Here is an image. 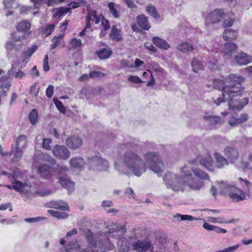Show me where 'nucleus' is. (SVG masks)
Wrapping results in <instances>:
<instances>
[{"label":"nucleus","instance_id":"44","mask_svg":"<svg viewBox=\"0 0 252 252\" xmlns=\"http://www.w3.org/2000/svg\"><path fill=\"white\" fill-rule=\"evenodd\" d=\"M21 46L22 44H19L17 47H16V44L11 41H9L5 44V47L8 52H11L15 48H16V50H20Z\"/></svg>","mask_w":252,"mask_h":252},{"label":"nucleus","instance_id":"59","mask_svg":"<svg viewBox=\"0 0 252 252\" xmlns=\"http://www.w3.org/2000/svg\"><path fill=\"white\" fill-rule=\"evenodd\" d=\"M64 0H47V5L48 6H51L58 4Z\"/></svg>","mask_w":252,"mask_h":252},{"label":"nucleus","instance_id":"48","mask_svg":"<svg viewBox=\"0 0 252 252\" xmlns=\"http://www.w3.org/2000/svg\"><path fill=\"white\" fill-rule=\"evenodd\" d=\"M52 140L51 138H44L42 142V148L47 150H50L51 147L50 144Z\"/></svg>","mask_w":252,"mask_h":252},{"label":"nucleus","instance_id":"40","mask_svg":"<svg viewBox=\"0 0 252 252\" xmlns=\"http://www.w3.org/2000/svg\"><path fill=\"white\" fill-rule=\"evenodd\" d=\"M38 112L35 109L32 110L29 114V120L32 125H34L37 120Z\"/></svg>","mask_w":252,"mask_h":252},{"label":"nucleus","instance_id":"52","mask_svg":"<svg viewBox=\"0 0 252 252\" xmlns=\"http://www.w3.org/2000/svg\"><path fill=\"white\" fill-rule=\"evenodd\" d=\"M127 80L128 81L135 84H140L143 82L140 78L137 76L130 75L128 77Z\"/></svg>","mask_w":252,"mask_h":252},{"label":"nucleus","instance_id":"41","mask_svg":"<svg viewBox=\"0 0 252 252\" xmlns=\"http://www.w3.org/2000/svg\"><path fill=\"white\" fill-rule=\"evenodd\" d=\"M55 27V26L54 24L46 26V27L42 28V33L45 34L46 36H49L54 30Z\"/></svg>","mask_w":252,"mask_h":252},{"label":"nucleus","instance_id":"43","mask_svg":"<svg viewBox=\"0 0 252 252\" xmlns=\"http://www.w3.org/2000/svg\"><path fill=\"white\" fill-rule=\"evenodd\" d=\"M10 86V83L8 82H6L5 84H0V87L2 89V91L0 92L2 96H7V91L9 90Z\"/></svg>","mask_w":252,"mask_h":252},{"label":"nucleus","instance_id":"2","mask_svg":"<svg viewBox=\"0 0 252 252\" xmlns=\"http://www.w3.org/2000/svg\"><path fill=\"white\" fill-rule=\"evenodd\" d=\"M168 189L176 192L185 191L186 187L194 191L200 190L204 186L203 180L209 181L208 174L198 168L184 166L180 169V175L166 172L163 178Z\"/></svg>","mask_w":252,"mask_h":252},{"label":"nucleus","instance_id":"54","mask_svg":"<svg viewBox=\"0 0 252 252\" xmlns=\"http://www.w3.org/2000/svg\"><path fill=\"white\" fill-rule=\"evenodd\" d=\"M34 4L35 8H38L41 5L43 4H47V0H32Z\"/></svg>","mask_w":252,"mask_h":252},{"label":"nucleus","instance_id":"62","mask_svg":"<svg viewBox=\"0 0 252 252\" xmlns=\"http://www.w3.org/2000/svg\"><path fill=\"white\" fill-rule=\"evenodd\" d=\"M26 37L27 36L26 34L23 35H17L16 34H13L12 35V38L15 41H21L23 39H25Z\"/></svg>","mask_w":252,"mask_h":252},{"label":"nucleus","instance_id":"7","mask_svg":"<svg viewBox=\"0 0 252 252\" xmlns=\"http://www.w3.org/2000/svg\"><path fill=\"white\" fill-rule=\"evenodd\" d=\"M87 163L89 165V168L94 170L105 171L109 167L108 161L98 155L88 157Z\"/></svg>","mask_w":252,"mask_h":252},{"label":"nucleus","instance_id":"64","mask_svg":"<svg viewBox=\"0 0 252 252\" xmlns=\"http://www.w3.org/2000/svg\"><path fill=\"white\" fill-rule=\"evenodd\" d=\"M103 246L104 248L108 251L112 250L115 248L114 245L111 243L109 241H108Z\"/></svg>","mask_w":252,"mask_h":252},{"label":"nucleus","instance_id":"15","mask_svg":"<svg viewBox=\"0 0 252 252\" xmlns=\"http://www.w3.org/2000/svg\"><path fill=\"white\" fill-rule=\"evenodd\" d=\"M66 145L70 149L76 150L82 145V140L78 136H70L65 141Z\"/></svg>","mask_w":252,"mask_h":252},{"label":"nucleus","instance_id":"46","mask_svg":"<svg viewBox=\"0 0 252 252\" xmlns=\"http://www.w3.org/2000/svg\"><path fill=\"white\" fill-rule=\"evenodd\" d=\"M226 96H227V94L223 95L222 94L221 96L219 97L217 99L214 100V103L217 106H220L222 103L224 102L225 100H228V96L227 97H226Z\"/></svg>","mask_w":252,"mask_h":252},{"label":"nucleus","instance_id":"3","mask_svg":"<svg viewBox=\"0 0 252 252\" xmlns=\"http://www.w3.org/2000/svg\"><path fill=\"white\" fill-rule=\"evenodd\" d=\"M244 81V79L242 76L232 74L226 78L225 84L222 80L215 79L213 87L221 91L223 95H232L241 89V84Z\"/></svg>","mask_w":252,"mask_h":252},{"label":"nucleus","instance_id":"21","mask_svg":"<svg viewBox=\"0 0 252 252\" xmlns=\"http://www.w3.org/2000/svg\"><path fill=\"white\" fill-rule=\"evenodd\" d=\"M69 164L72 167L81 169L84 166L85 162L83 158L80 157H75L70 159Z\"/></svg>","mask_w":252,"mask_h":252},{"label":"nucleus","instance_id":"8","mask_svg":"<svg viewBox=\"0 0 252 252\" xmlns=\"http://www.w3.org/2000/svg\"><path fill=\"white\" fill-rule=\"evenodd\" d=\"M189 163L192 165H197L198 163H199L208 171H214L213 159L211 156L208 154L197 156L195 158L190 160Z\"/></svg>","mask_w":252,"mask_h":252},{"label":"nucleus","instance_id":"13","mask_svg":"<svg viewBox=\"0 0 252 252\" xmlns=\"http://www.w3.org/2000/svg\"><path fill=\"white\" fill-rule=\"evenodd\" d=\"M237 49L238 47L235 43L227 42L222 46L221 51L226 58H229Z\"/></svg>","mask_w":252,"mask_h":252},{"label":"nucleus","instance_id":"38","mask_svg":"<svg viewBox=\"0 0 252 252\" xmlns=\"http://www.w3.org/2000/svg\"><path fill=\"white\" fill-rule=\"evenodd\" d=\"M3 4L5 8H16L18 7L19 4L14 0H3Z\"/></svg>","mask_w":252,"mask_h":252},{"label":"nucleus","instance_id":"49","mask_svg":"<svg viewBox=\"0 0 252 252\" xmlns=\"http://www.w3.org/2000/svg\"><path fill=\"white\" fill-rule=\"evenodd\" d=\"M54 103H55L56 107H57L58 109L61 113H64L65 112V108L63 106L62 102L61 101H60L58 99H54Z\"/></svg>","mask_w":252,"mask_h":252},{"label":"nucleus","instance_id":"17","mask_svg":"<svg viewBox=\"0 0 252 252\" xmlns=\"http://www.w3.org/2000/svg\"><path fill=\"white\" fill-rule=\"evenodd\" d=\"M136 23L138 26L145 31H148L151 28V25L148 17L144 14L138 15L136 17Z\"/></svg>","mask_w":252,"mask_h":252},{"label":"nucleus","instance_id":"26","mask_svg":"<svg viewBox=\"0 0 252 252\" xmlns=\"http://www.w3.org/2000/svg\"><path fill=\"white\" fill-rule=\"evenodd\" d=\"M214 156L216 161V166L218 168H222L225 165L228 164V162L227 160L222 157L220 154L215 153Z\"/></svg>","mask_w":252,"mask_h":252},{"label":"nucleus","instance_id":"57","mask_svg":"<svg viewBox=\"0 0 252 252\" xmlns=\"http://www.w3.org/2000/svg\"><path fill=\"white\" fill-rule=\"evenodd\" d=\"M234 21V19L232 18H229L228 19H225L222 25L224 27H231L233 25Z\"/></svg>","mask_w":252,"mask_h":252},{"label":"nucleus","instance_id":"1","mask_svg":"<svg viewBox=\"0 0 252 252\" xmlns=\"http://www.w3.org/2000/svg\"><path fill=\"white\" fill-rule=\"evenodd\" d=\"M144 161L134 151L131 150L125 152L123 157V164L118 161L115 163V169L120 173L128 175L131 171L136 176H140L147 170L149 169L160 176L163 172L164 164L160 156L154 152H147L144 155Z\"/></svg>","mask_w":252,"mask_h":252},{"label":"nucleus","instance_id":"20","mask_svg":"<svg viewBox=\"0 0 252 252\" xmlns=\"http://www.w3.org/2000/svg\"><path fill=\"white\" fill-rule=\"evenodd\" d=\"M100 17L96 15V12L94 10L91 11L87 16L86 28H91V22H94L95 24H97L100 22Z\"/></svg>","mask_w":252,"mask_h":252},{"label":"nucleus","instance_id":"29","mask_svg":"<svg viewBox=\"0 0 252 252\" xmlns=\"http://www.w3.org/2000/svg\"><path fill=\"white\" fill-rule=\"evenodd\" d=\"M67 13H71V8H64L62 7L57 9V11L53 14V16L54 18H60V17L63 16Z\"/></svg>","mask_w":252,"mask_h":252},{"label":"nucleus","instance_id":"60","mask_svg":"<svg viewBox=\"0 0 252 252\" xmlns=\"http://www.w3.org/2000/svg\"><path fill=\"white\" fill-rule=\"evenodd\" d=\"M222 218H215V217H209L207 218V220L209 222H212V223H215L217 222H223L222 221Z\"/></svg>","mask_w":252,"mask_h":252},{"label":"nucleus","instance_id":"51","mask_svg":"<svg viewBox=\"0 0 252 252\" xmlns=\"http://www.w3.org/2000/svg\"><path fill=\"white\" fill-rule=\"evenodd\" d=\"M45 219L44 217H35V218H26L24 220L25 221L28 223H34L36 222H38L43 220Z\"/></svg>","mask_w":252,"mask_h":252},{"label":"nucleus","instance_id":"18","mask_svg":"<svg viewBox=\"0 0 252 252\" xmlns=\"http://www.w3.org/2000/svg\"><path fill=\"white\" fill-rule=\"evenodd\" d=\"M12 181L13 183V188L18 191H20L23 194H27L30 190V187L26 183H23L22 182L14 180Z\"/></svg>","mask_w":252,"mask_h":252},{"label":"nucleus","instance_id":"27","mask_svg":"<svg viewBox=\"0 0 252 252\" xmlns=\"http://www.w3.org/2000/svg\"><path fill=\"white\" fill-rule=\"evenodd\" d=\"M204 119L207 121L210 124L213 125H216L219 124L220 122V117L217 116H213L206 114L204 117Z\"/></svg>","mask_w":252,"mask_h":252},{"label":"nucleus","instance_id":"34","mask_svg":"<svg viewBox=\"0 0 252 252\" xmlns=\"http://www.w3.org/2000/svg\"><path fill=\"white\" fill-rule=\"evenodd\" d=\"M110 37L116 41L121 39L122 36L120 33V31L117 29L116 26H113L110 33Z\"/></svg>","mask_w":252,"mask_h":252},{"label":"nucleus","instance_id":"33","mask_svg":"<svg viewBox=\"0 0 252 252\" xmlns=\"http://www.w3.org/2000/svg\"><path fill=\"white\" fill-rule=\"evenodd\" d=\"M51 204L53 208L59 209L62 210H68L69 208L68 205L66 203L61 201L52 202Z\"/></svg>","mask_w":252,"mask_h":252},{"label":"nucleus","instance_id":"30","mask_svg":"<svg viewBox=\"0 0 252 252\" xmlns=\"http://www.w3.org/2000/svg\"><path fill=\"white\" fill-rule=\"evenodd\" d=\"M173 218L176 219L177 221H181L183 220L192 221L193 220H197L196 218L193 217L191 215H182L177 213L173 216Z\"/></svg>","mask_w":252,"mask_h":252},{"label":"nucleus","instance_id":"11","mask_svg":"<svg viewBox=\"0 0 252 252\" xmlns=\"http://www.w3.org/2000/svg\"><path fill=\"white\" fill-rule=\"evenodd\" d=\"M132 248L138 252H146L153 248V245L150 240H137L132 243Z\"/></svg>","mask_w":252,"mask_h":252},{"label":"nucleus","instance_id":"55","mask_svg":"<svg viewBox=\"0 0 252 252\" xmlns=\"http://www.w3.org/2000/svg\"><path fill=\"white\" fill-rule=\"evenodd\" d=\"M54 87L52 85L48 86L46 90V95L49 98H51L54 93Z\"/></svg>","mask_w":252,"mask_h":252},{"label":"nucleus","instance_id":"25","mask_svg":"<svg viewBox=\"0 0 252 252\" xmlns=\"http://www.w3.org/2000/svg\"><path fill=\"white\" fill-rule=\"evenodd\" d=\"M237 36V32L232 29L225 30L223 33V37L225 40H234Z\"/></svg>","mask_w":252,"mask_h":252},{"label":"nucleus","instance_id":"9","mask_svg":"<svg viewBox=\"0 0 252 252\" xmlns=\"http://www.w3.org/2000/svg\"><path fill=\"white\" fill-rule=\"evenodd\" d=\"M52 151L54 156L60 159L65 160L70 157L69 149L64 145H56Z\"/></svg>","mask_w":252,"mask_h":252},{"label":"nucleus","instance_id":"5","mask_svg":"<svg viewBox=\"0 0 252 252\" xmlns=\"http://www.w3.org/2000/svg\"><path fill=\"white\" fill-rule=\"evenodd\" d=\"M243 87L237 93H234L233 94L228 96V105L229 109L232 111H240L249 102V99L247 97H243L241 95L240 92L243 90Z\"/></svg>","mask_w":252,"mask_h":252},{"label":"nucleus","instance_id":"28","mask_svg":"<svg viewBox=\"0 0 252 252\" xmlns=\"http://www.w3.org/2000/svg\"><path fill=\"white\" fill-rule=\"evenodd\" d=\"M112 54V50L109 47L102 48L97 52L98 57L103 60L108 59Z\"/></svg>","mask_w":252,"mask_h":252},{"label":"nucleus","instance_id":"24","mask_svg":"<svg viewBox=\"0 0 252 252\" xmlns=\"http://www.w3.org/2000/svg\"><path fill=\"white\" fill-rule=\"evenodd\" d=\"M153 43L158 47L166 50L170 47L169 44L164 39L158 36H154L152 38Z\"/></svg>","mask_w":252,"mask_h":252},{"label":"nucleus","instance_id":"63","mask_svg":"<svg viewBox=\"0 0 252 252\" xmlns=\"http://www.w3.org/2000/svg\"><path fill=\"white\" fill-rule=\"evenodd\" d=\"M101 24H102V26L103 27L104 30H107L108 29H109V28H110L109 23L107 20H106L104 18H102V21H101Z\"/></svg>","mask_w":252,"mask_h":252},{"label":"nucleus","instance_id":"47","mask_svg":"<svg viewBox=\"0 0 252 252\" xmlns=\"http://www.w3.org/2000/svg\"><path fill=\"white\" fill-rule=\"evenodd\" d=\"M72 49H75L77 47H79L82 45V41L80 39L73 38L70 41Z\"/></svg>","mask_w":252,"mask_h":252},{"label":"nucleus","instance_id":"50","mask_svg":"<svg viewBox=\"0 0 252 252\" xmlns=\"http://www.w3.org/2000/svg\"><path fill=\"white\" fill-rule=\"evenodd\" d=\"M68 170V168L63 165H60L58 164L57 165L56 171L57 173L59 175L62 173L67 172Z\"/></svg>","mask_w":252,"mask_h":252},{"label":"nucleus","instance_id":"14","mask_svg":"<svg viewBox=\"0 0 252 252\" xmlns=\"http://www.w3.org/2000/svg\"><path fill=\"white\" fill-rule=\"evenodd\" d=\"M223 153L231 163L234 162L238 158L239 154L237 149L232 147H225Z\"/></svg>","mask_w":252,"mask_h":252},{"label":"nucleus","instance_id":"6","mask_svg":"<svg viewBox=\"0 0 252 252\" xmlns=\"http://www.w3.org/2000/svg\"><path fill=\"white\" fill-rule=\"evenodd\" d=\"M16 146H11L10 155L13 156L12 160L18 161L22 158L23 149H25L27 144V138L24 135H20L16 140Z\"/></svg>","mask_w":252,"mask_h":252},{"label":"nucleus","instance_id":"23","mask_svg":"<svg viewBox=\"0 0 252 252\" xmlns=\"http://www.w3.org/2000/svg\"><path fill=\"white\" fill-rule=\"evenodd\" d=\"M178 49L184 53L193 52L195 50V47L191 43L188 42H183L179 44L177 47Z\"/></svg>","mask_w":252,"mask_h":252},{"label":"nucleus","instance_id":"37","mask_svg":"<svg viewBox=\"0 0 252 252\" xmlns=\"http://www.w3.org/2000/svg\"><path fill=\"white\" fill-rule=\"evenodd\" d=\"M106 228L108 229V233L109 234L113 233L114 232H117L119 231L120 229H122V230L124 229L123 227L119 226L117 224L113 222H110L109 224L107 225Z\"/></svg>","mask_w":252,"mask_h":252},{"label":"nucleus","instance_id":"53","mask_svg":"<svg viewBox=\"0 0 252 252\" xmlns=\"http://www.w3.org/2000/svg\"><path fill=\"white\" fill-rule=\"evenodd\" d=\"M38 83L35 82L34 83L30 88V93L32 94L33 95L35 96H37L38 93H39V88L38 89V90L36 91L35 88L36 87V86L37 85Z\"/></svg>","mask_w":252,"mask_h":252},{"label":"nucleus","instance_id":"4","mask_svg":"<svg viewBox=\"0 0 252 252\" xmlns=\"http://www.w3.org/2000/svg\"><path fill=\"white\" fill-rule=\"evenodd\" d=\"M218 187L221 194H227L234 202H239L246 199L245 192L234 185L227 182H220Z\"/></svg>","mask_w":252,"mask_h":252},{"label":"nucleus","instance_id":"42","mask_svg":"<svg viewBox=\"0 0 252 252\" xmlns=\"http://www.w3.org/2000/svg\"><path fill=\"white\" fill-rule=\"evenodd\" d=\"M88 242L92 246H94L96 244L95 236L92 232L89 231L86 234Z\"/></svg>","mask_w":252,"mask_h":252},{"label":"nucleus","instance_id":"35","mask_svg":"<svg viewBox=\"0 0 252 252\" xmlns=\"http://www.w3.org/2000/svg\"><path fill=\"white\" fill-rule=\"evenodd\" d=\"M31 28L30 23L26 21H23L19 23L17 26V30L19 32H26Z\"/></svg>","mask_w":252,"mask_h":252},{"label":"nucleus","instance_id":"31","mask_svg":"<svg viewBox=\"0 0 252 252\" xmlns=\"http://www.w3.org/2000/svg\"><path fill=\"white\" fill-rule=\"evenodd\" d=\"M191 65L192 70L195 73L198 72L199 70L204 69L203 65L201 63L195 58H193L192 60Z\"/></svg>","mask_w":252,"mask_h":252},{"label":"nucleus","instance_id":"19","mask_svg":"<svg viewBox=\"0 0 252 252\" xmlns=\"http://www.w3.org/2000/svg\"><path fill=\"white\" fill-rule=\"evenodd\" d=\"M63 188L68 190V193L72 192L74 188V183L71 182L69 179L64 176H60L58 181Z\"/></svg>","mask_w":252,"mask_h":252},{"label":"nucleus","instance_id":"58","mask_svg":"<svg viewBox=\"0 0 252 252\" xmlns=\"http://www.w3.org/2000/svg\"><path fill=\"white\" fill-rule=\"evenodd\" d=\"M52 42L53 43L50 47L51 50L55 49L61 43V41H59V39L56 38V37L52 39Z\"/></svg>","mask_w":252,"mask_h":252},{"label":"nucleus","instance_id":"45","mask_svg":"<svg viewBox=\"0 0 252 252\" xmlns=\"http://www.w3.org/2000/svg\"><path fill=\"white\" fill-rule=\"evenodd\" d=\"M37 46L35 45H33L31 48H29L26 51H24L23 54L24 57H31L33 53L37 50Z\"/></svg>","mask_w":252,"mask_h":252},{"label":"nucleus","instance_id":"10","mask_svg":"<svg viewBox=\"0 0 252 252\" xmlns=\"http://www.w3.org/2000/svg\"><path fill=\"white\" fill-rule=\"evenodd\" d=\"M53 170V168L48 164H43L38 167L37 173L41 177L52 182L54 181Z\"/></svg>","mask_w":252,"mask_h":252},{"label":"nucleus","instance_id":"39","mask_svg":"<svg viewBox=\"0 0 252 252\" xmlns=\"http://www.w3.org/2000/svg\"><path fill=\"white\" fill-rule=\"evenodd\" d=\"M108 7L111 13L113 15L115 18H118L120 17V14L115 7V3L113 2H110L108 4Z\"/></svg>","mask_w":252,"mask_h":252},{"label":"nucleus","instance_id":"56","mask_svg":"<svg viewBox=\"0 0 252 252\" xmlns=\"http://www.w3.org/2000/svg\"><path fill=\"white\" fill-rule=\"evenodd\" d=\"M8 73L9 74L2 76L0 78V84H2L1 83L2 82L7 81L10 78V75H12L13 74V66H12L11 69L9 70ZM5 83H4V84Z\"/></svg>","mask_w":252,"mask_h":252},{"label":"nucleus","instance_id":"16","mask_svg":"<svg viewBox=\"0 0 252 252\" xmlns=\"http://www.w3.org/2000/svg\"><path fill=\"white\" fill-rule=\"evenodd\" d=\"M252 57L243 51H241L234 57V60L240 65H245L252 61Z\"/></svg>","mask_w":252,"mask_h":252},{"label":"nucleus","instance_id":"36","mask_svg":"<svg viewBox=\"0 0 252 252\" xmlns=\"http://www.w3.org/2000/svg\"><path fill=\"white\" fill-rule=\"evenodd\" d=\"M146 11L153 18L155 19L159 18L160 16L157 12V9L154 6L152 5L147 6Z\"/></svg>","mask_w":252,"mask_h":252},{"label":"nucleus","instance_id":"32","mask_svg":"<svg viewBox=\"0 0 252 252\" xmlns=\"http://www.w3.org/2000/svg\"><path fill=\"white\" fill-rule=\"evenodd\" d=\"M48 212L52 216L59 220L66 219L68 217V215L64 212L55 211L52 210H48Z\"/></svg>","mask_w":252,"mask_h":252},{"label":"nucleus","instance_id":"12","mask_svg":"<svg viewBox=\"0 0 252 252\" xmlns=\"http://www.w3.org/2000/svg\"><path fill=\"white\" fill-rule=\"evenodd\" d=\"M226 17L224 13L220 10H215L210 13L206 17V22L212 24L217 23Z\"/></svg>","mask_w":252,"mask_h":252},{"label":"nucleus","instance_id":"22","mask_svg":"<svg viewBox=\"0 0 252 252\" xmlns=\"http://www.w3.org/2000/svg\"><path fill=\"white\" fill-rule=\"evenodd\" d=\"M248 118L247 114H242L238 118L234 117L230 118L228 121V124L231 126H236L246 122Z\"/></svg>","mask_w":252,"mask_h":252},{"label":"nucleus","instance_id":"61","mask_svg":"<svg viewBox=\"0 0 252 252\" xmlns=\"http://www.w3.org/2000/svg\"><path fill=\"white\" fill-rule=\"evenodd\" d=\"M144 46L149 51H152L153 52H156L157 51V49L153 46L152 44L150 43H145Z\"/></svg>","mask_w":252,"mask_h":252}]
</instances>
